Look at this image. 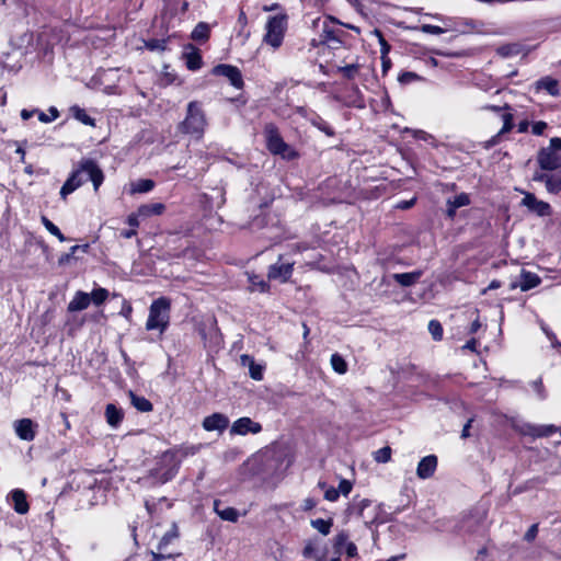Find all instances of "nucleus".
Listing matches in <instances>:
<instances>
[{
	"mask_svg": "<svg viewBox=\"0 0 561 561\" xmlns=\"http://www.w3.org/2000/svg\"><path fill=\"white\" fill-rule=\"evenodd\" d=\"M202 426L207 432L217 431L219 433H222L229 426V417L224 413L215 412L204 417Z\"/></svg>",
	"mask_w": 561,
	"mask_h": 561,
	"instance_id": "obj_14",
	"label": "nucleus"
},
{
	"mask_svg": "<svg viewBox=\"0 0 561 561\" xmlns=\"http://www.w3.org/2000/svg\"><path fill=\"white\" fill-rule=\"evenodd\" d=\"M48 113H49V115L42 111H38L37 112L38 119L42 123H50V122L55 121L56 118H58V116H59V111L55 106H50L48 108Z\"/></svg>",
	"mask_w": 561,
	"mask_h": 561,
	"instance_id": "obj_47",
	"label": "nucleus"
},
{
	"mask_svg": "<svg viewBox=\"0 0 561 561\" xmlns=\"http://www.w3.org/2000/svg\"><path fill=\"white\" fill-rule=\"evenodd\" d=\"M546 188L550 194L560 193L561 192V176H558L557 174L552 173L549 178Z\"/></svg>",
	"mask_w": 561,
	"mask_h": 561,
	"instance_id": "obj_45",
	"label": "nucleus"
},
{
	"mask_svg": "<svg viewBox=\"0 0 561 561\" xmlns=\"http://www.w3.org/2000/svg\"><path fill=\"white\" fill-rule=\"evenodd\" d=\"M70 113L73 118L82 123L83 125L94 127L95 119L87 114L85 110L80 107L79 105H72L70 107Z\"/></svg>",
	"mask_w": 561,
	"mask_h": 561,
	"instance_id": "obj_28",
	"label": "nucleus"
},
{
	"mask_svg": "<svg viewBox=\"0 0 561 561\" xmlns=\"http://www.w3.org/2000/svg\"><path fill=\"white\" fill-rule=\"evenodd\" d=\"M537 534H538V525L534 524L528 528L524 538L526 541H531L536 538Z\"/></svg>",
	"mask_w": 561,
	"mask_h": 561,
	"instance_id": "obj_64",
	"label": "nucleus"
},
{
	"mask_svg": "<svg viewBox=\"0 0 561 561\" xmlns=\"http://www.w3.org/2000/svg\"><path fill=\"white\" fill-rule=\"evenodd\" d=\"M10 495L13 503V510L20 515L26 514L30 510L26 493L21 489H15L11 491Z\"/></svg>",
	"mask_w": 561,
	"mask_h": 561,
	"instance_id": "obj_20",
	"label": "nucleus"
},
{
	"mask_svg": "<svg viewBox=\"0 0 561 561\" xmlns=\"http://www.w3.org/2000/svg\"><path fill=\"white\" fill-rule=\"evenodd\" d=\"M352 488H353V484H352V482H351L350 480L342 479V480L340 481V484H339V489H337V490L340 491V493H341V494H343V495H345V496H346V495H348V494H350V492L352 491Z\"/></svg>",
	"mask_w": 561,
	"mask_h": 561,
	"instance_id": "obj_58",
	"label": "nucleus"
},
{
	"mask_svg": "<svg viewBox=\"0 0 561 561\" xmlns=\"http://www.w3.org/2000/svg\"><path fill=\"white\" fill-rule=\"evenodd\" d=\"M537 162L542 171L552 172L561 165V154L551 152L550 149L541 148L537 153Z\"/></svg>",
	"mask_w": 561,
	"mask_h": 561,
	"instance_id": "obj_11",
	"label": "nucleus"
},
{
	"mask_svg": "<svg viewBox=\"0 0 561 561\" xmlns=\"http://www.w3.org/2000/svg\"><path fill=\"white\" fill-rule=\"evenodd\" d=\"M541 329L545 332V334L547 335V337L550 340L552 347H554V348L561 347V343L558 341L557 335L551 330H549L545 325H542Z\"/></svg>",
	"mask_w": 561,
	"mask_h": 561,
	"instance_id": "obj_57",
	"label": "nucleus"
},
{
	"mask_svg": "<svg viewBox=\"0 0 561 561\" xmlns=\"http://www.w3.org/2000/svg\"><path fill=\"white\" fill-rule=\"evenodd\" d=\"M311 526L317 529L320 534L323 536H327L331 531V527L333 525V519H323V518H317L311 520Z\"/></svg>",
	"mask_w": 561,
	"mask_h": 561,
	"instance_id": "obj_33",
	"label": "nucleus"
},
{
	"mask_svg": "<svg viewBox=\"0 0 561 561\" xmlns=\"http://www.w3.org/2000/svg\"><path fill=\"white\" fill-rule=\"evenodd\" d=\"M310 123L329 137H333L335 135L334 128L327 121H324L320 115H318L316 113L312 114V117L310 118Z\"/></svg>",
	"mask_w": 561,
	"mask_h": 561,
	"instance_id": "obj_29",
	"label": "nucleus"
},
{
	"mask_svg": "<svg viewBox=\"0 0 561 561\" xmlns=\"http://www.w3.org/2000/svg\"><path fill=\"white\" fill-rule=\"evenodd\" d=\"M359 68V64L355 62L346 66H340L337 67V71L341 72L345 79L353 80L357 76Z\"/></svg>",
	"mask_w": 561,
	"mask_h": 561,
	"instance_id": "obj_38",
	"label": "nucleus"
},
{
	"mask_svg": "<svg viewBox=\"0 0 561 561\" xmlns=\"http://www.w3.org/2000/svg\"><path fill=\"white\" fill-rule=\"evenodd\" d=\"M211 75L226 77L236 89H242L244 81L240 69L228 64H218L211 69Z\"/></svg>",
	"mask_w": 561,
	"mask_h": 561,
	"instance_id": "obj_7",
	"label": "nucleus"
},
{
	"mask_svg": "<svg viewBox=\"0 0 561 561\" xmlns=\"http://www.w3.org/2000/svg\"><path fill=\"white\" fill-rule=\"evenodd\" d=\"M531 387L537 392L539 399H541V400L546 399L547 393H546V390H545V387H543L541 378H538V379L534 380L531 382Z\"/></svg>",
	"mask_w": 561,
	"mask_h": 561,
	"instance_id": "obj_51",
	"label": "nucleus"
},
{
	"mask_svg": "<svg viewBox=\"0 0 561 561\" xmlns=\"http://www.w3.org/2000/svg\"><path fill=\"white\" fill-rule=\"evenodd\" d=\"M169 38H149L145 41V47L150 51H164Z\"/></svg>",
	"mask_w": 561,
	"mask_h": 561,
	"instance_id": "obj_35",
	"label": "nucleus"
},
{
	"mask_svg": "<svg viewBox=\"0 0 561 561\" xmlns=\"http://www.w3.org/2000/svg\"><path fill=\"white\" fill-rule=\"evenodd\" d=\"M221 501H214V510L216 514L222 519L227 522L236 523L239 518V512L234 507L226 506L220 508Z\"/></svg>",
	"mask_w": 561,
	"mask_h": 561,
	"instance_id": "obj_24",
	"label": "nucleus"
},
{
	"mask_svg": "<svg viewBox=\"0 0 561 561\" xmlns=\"http://www.w3.org/2000/svg\"><path fill=\"white\" fill-rule=\"evenodd\" d=\"M409 503L410 501H408L403 505H398L397 507H394L392 513L386 512L383 508V504H378L374 507L371 518L367 520L366 508L371 506V501L368 499H364L358 503L357 516L360 517L367 526L386 524L393 520L392 514L401 513L408 507Z\"/></svg>",
	"mask_w": 561,
	"mask_h": 561,
	"instance_id": "obj_5",
	"label": "nucleus"
},
{
	"mask_svg": "<svg viewBox=\"0 0 561 561\" xmlns=\"http://www.w3.org/2000/svg\"><path fill=\"white\" fill-rule=\"evenodd\" d=\"M79 251L78 245H72L68 253H64L58 259V265L65 266L70 263L71 260H76L75 254Z\"/></svg>",
	"mask_w": 561,
	"mask_h": 561,
	"instance_id": "obj_48",
	"label": "nucleus"
},
{
	"mask_svg": "<svg viewBox=\"0 0 561 561\" xmlns=\"http://www.w3.org/2000/svg\"><path fill=\"white\" fill-rule=\"evenodd\" d=\"M182 58L185 61L186 68L191 71H196L203 66V57L201 50L193 44L185 45Z\"/></svg>",
	"mask_w": 561,
	"mask_h": 561,
	"instance_id": "obj_15",
	"label": "nucleus"
},
{
	"mask_svg": "<svg viewBox=\"0 0 561 561\" xmlns=\"http://www.w3.org/2000/svg\"><path fill=\"white\" fill-rule=\"evenodd\" d=\"M171 300L167 297L154 299L149 307V316L146 322L148 331L158 330L165 332L170 323Z\"/></svg>",
	"mask_w": 561,
	"mask_h": 561,
	"instance_id": "obj_3",
	"label": "nucleus"
},
{
	"mask_svg": "<svg viewBox=\"0 0 561 561\" xmlns=\"http://www.w3.org/2000/svg\"><path fill=\"white\" fill-rule=\"evenodd\" d=\"M288 26V15L286 13H278L276 15L268 16L265 28L266 33L263 37V42L273 48L282 46L285 33Z\"/></svg>",
	"mask_w": 561,
	"mask_h": 561,
	"instance_id": "obj_6",
	"label": "nucleus"
},
{
	"mask_svg": "<svg viewBox=\"0 0 561 561\" xmlns=\"http://www.w3.org/2000/svg\"><path fill=\"white\" fill-rule=\"evenodd\" d=\"M263 133L265 136L266 148L272 154L282 156L284 159L289 161L298 157V152L284 141L278 127L274 123L266 124Z\"/></svg>",
	"mask_w": 561,
	"mask_h": 561,
	"instance_id": "obj_4",
	"label": "nucleus"
},
{
	"mask_svg": "<svg viewBox=\"0 0 561 561\" xmlns=\"http://www.w3.org/2000/svg\"><path fill=\"white\" fill-rule=\"evenodd\" d=\"M41 221L43 224V226L55 237L58 238V240L60 242H64L67 240V238L65 237V234L60 231V229L53 222L50 221L46 216H42L41 218Z\"/></svg>",
	"mask_w": 561,
	"mask_h": 561,
	"instance_id": "obj_37",
	"label": "nucleus"
},
{
	"mask_svg": "<svg viewBox=\"0 0 561 561\" xmlns=\"http://www.w3.org/2000/svg\"><path fill=\"white\" fill-rule=\"evenodd\" d=\"M131 405L139 412L146 413L153 410V404L145 397L136 394L133 390L128 391Z\"/></svg>",
	"mask_w": 561,
	"mask_h": 561,
	"instance_id": "obj_26",
	"label": "nucleus"
},
{
	"mask_svg": "<svg viewBox=\"0 0 561 561\" xmlns=\"http://www.w3.org/2000/svg\"><path fill=\"white\" fill-rule=\"evenodd\" d=\"M550 175L551 174L546 173V172H538V171H536L534 173V175H533V180L535 182L545 183V185L547 186Z\"/></svg>",
	"mask_w": 561,
	"mask_h": 561,
	"instance_id": "obj_62",
	"label": "nucleus"
},
{
	"mask_svg": "<svg viewBox=\"0 0 561 561\" xmlns=\"http://www.w3.org/2000/svg\"><path fill=\"white\" fill-rule=\"evenodd\" d=\"M423 275L421 270L409 273H396L392 278L402 287L413 286Z\"/></svg>",
	"mask_w": 561,
	"mask_h": 561,
	"instance_id": "obj_23",
	"label": "nucleus"
},
{
	"mask_svg": "<svg viewBox=\"0 0 561 561\" xmlns=\"http://www.w3.org/2000/svg\"><path fill=\"white\" fill-rule=\"evenodd\" d=\"M373 34L378 38L380 45V54L388 55L391 50V45L386 41L382 32L379 28H375Z\"/></svg>",
	"mask_w": 561,
	"mask_h": 561,
	"instance_id": "obj_46",
	"label": "nucleus"
},
{
	"mask_svg": "<svg viewBox=\"0 0 561 561\" xmlns=\"http://www.w3.org/2000/svg\"><path fill=\"white\" fill-rule=\"evenodd\" d=\"M546 149H550L551 152H557L561 150V138L553 137L550 139L549 147H546Z\"/></svg>",
	"mask_w": 561,
	"mask_h": 561,
	"instance_id": "obj_63",
	"label": "nucleus"
},
{
	"mask_svg": "<svg viewBox=\"0 0 561 561\" xmlns=\"http://www.w3.org/2000/svg\"><path fill=\"white\" fill-rule=\"evenodd\" d=\"M331 24L332 23H330L328 19L323 22L322 32L320 33L321 43H336L339 45H343L344 37L347 35V33L341 28L334 27Z\"/></svg>",
	"mask_w": 561,
	"mask_h": 561,
	"instance_id": "obj_12",
	"label": "nucleus"
},
{
	"mask_svg": "<svg viewBox=\"0 0 561 561\" xmlns=\"http://www.w3.org/2000/svg\"><path fill=\"white\" fill-rule=\"evenodd\" d=\"M420 30L423 32V33H426V34H434V35H439V34H443L445 32V30L440 26H437V25H432V24H423Z\"/></svg>",
	"mask_w": 561,
	"mask_h": 561,
	"instance_id": "obj_53",
	"label": "nucleus"
},
{
	"mask_svg": "<svg viewBox=\"0 0 561 561\" xmlns=\"http://www.w3.org/2000/svg\"><path fill=\"white\" fill-rule=\"evenodd\" d=\"M262 431V425L259 422L253 421L248 416L240 417L236 420L231 427V435H248V434H257Z\"/></svg>",
	"mask_w": 561,
	"mask_h": 561,
	"instance_id": "obj_10",
	"label": "nucleus"
},
{
	"mask_svg": "<svg viewBox=\"0 0 561 561\" xmlns=\"http://www.w3.org/2000/svg\"><path fill=\"white\" fill-rule=\"evenodd\" d=\"M249 283L251 290L259 289L261 293H266L270 290L268 283L264 280L260 275L249 274Z\"/></svg>",
	"mask_w": 561,
	"mask_h": 561,
	"instance_id": "obj_32",
	"label": "nucleus"
},
{
	"mask_svg": "<svg viewBox=\"0 0 561 561\" xmlns=\"http://www.w3.org/2000/svg\"><path fill=\"white\" fill-rule=\"evenodd\" d=\"M540 283H541V278L537 274L531 273L526 270H522L520 282L519 283L513 282L511 284V289H515V288L519 287L522 291H528V290L537 287Z\"/></svg>",
	"mask_w": 561,
	"mask_h": 561,
	"instance_id": "obj_18",
	"label": "nucleus"
},
{
	"mask_svg": "<svg viewBox=\"0 0 561 561\" xmlns=\"http://www.w3.org/2000/svg\"><path fill=\"white\" fill-rule=\"evenodd\" d=\"M497 53L503 57H508L518 53L517 45H503L497 49Z\"/></svg>",
	"mask_w": 561,
	"mask_h": 561,
	"instance_id": "obj_52",
	"label": "nucleus"
},
{
	"mask_svg": "<svg viewBox=\"0 0 561 561\" xmlns=\"http://www.w3.org/2000/svg\"><path fill=\"white\" fill-rule=\"evenodd\" d=\"M520 205L527 207V209L536 214L539 217H548L552 215V207L549 203L540 201L533 193H525Z\"/></svg>",
	"mask_w": 561,
	"mask_h": 561,
	"instance_id": "obj_8",
	"label": "nucleus"
},
{
	"mask_svg": "<svg viewBox=\"0 0 561 561\" xmlns=\"http://www.w3.org/2000/svg\"><path fill=\"white\" fill-rule=\"evenodd\" d=\"M241 362L243 365H249V375L254 380H262L263 379V373L264 367L253 359L250 355H242Z\"/></svg>",
	"mask_w": 561,
	"mask_h": 561,
	"instance_id": "obj_25",
	"label": "nucleus"
},
{
	"mask_svg": "<svg viewBox=\"0 0 561 561\" xmlns=\"http://www.w3.org/2000/svg\"><path fill=\"white\" fill-rule=\"evenodd\" d=\"M90 305V295L88 293L78 290L71 301L68 304L67 310L69 312H76L84 310Z\"/></svg>",
	"mask_w": 561,
	"mask_h": 561,
	"instance_id": "obj_21",
	"label": "nucleus"
},
{
	"mask_svg": "<svg viewBox=\"0 0 561 561\" xmlns=\"http://www.w3.org/2000/svg\"><path fill=\"white\" fill-rule=\"evenodd\" d=\"M90 295V302L92 301L94 305L100 306L104 304V301L108 297V291L105 288L99 287L94 288Z\"/></svg>",
	"mask_w": 561,
	"mask_h": 561,
	"instance_id": "obj_39",
	"label": "nucleus"
},
{
	"mask_svg": "<svg viewBox=\"0 0 561 561\" xmlns=\"http://www.w3.org/2000/svg\"><path fill=\"white\" fill-rule=\"evenodd\" d=\"M165 209V206L161 203L145 204L138 207V215L142 217H149L152 215H161Z\"/></svg>",
	"mask_w": 561,
	"mask_h": 561,
	"instance_id": "obj_30",
	"label": "nucleus"
},
{
	"mask_svg": "<svg viewBox=\"0 0 561 561\" xmlns=\"http://www.w3.org/2000/svg\"><path fill=\"white\" fill-rule=\"evenodd\" d=\"M331 366L337 374H345L347 371V363L339 353L332 354Z\"/></svg>",
	"mask_w": 561,
	"mask_h": 561,
	"instance_id": "obj_36",
	"label": "nucleus"
},
{
	"mask_svg": "<svg viewBox=\"0 0 561 561\" xmlns=\"http://www.w3.org/2000/svg\"><path fill=\"white\" fill-rule=\"evenodd\" d=\"M424 78L412 71H403L398 76V81L400 84H409L414 81H423Z\"/></svg>",
	"mask_w": 561,
	"mask_h": 561,
	"instance_id": "obj_43",
	"label": "nucleus"
},
{
	"mask_svg": "<svg viewBox=\"0 0 561 561\" xmlns=\"http://www.w3.org/2000/svg\"><path fill=\"white\" fill-rule=\"evenodd\" d=\"M536 432H537V425H533V424H529V423L524 424L519 428V433L522 435L531 436L534 438H536Z\"/></svg>",
	"mask_w": 561,
	"mask_h": 561,
	"instance_id": "obj_55",
	"label": "nucleus"
},
{
	"mask_svg": "<svg viewBox=\"0 0 561 561\" xmlns=\"http://www.w3.org/2000/svg\"><path fill=\"white\" fill-rule=\"evenodd\" d=\"M340 491L333 486L329 488L324 492V499L330 502H334L339 499Z\"/></svg>",
	"mask_w": 561,
	"mask_h": 561,
	"instance_id": "obj_60",
	"label": "nucleus"
},
{
	"mask_svg": "<svg viewBox=\"0 0 561 561\" xmlns=\"http://www.w3.org/2000/svg\"><path fill=\"white\" fill-rule=\"evenodd\" d=\"M348 534L345 530L340 531L335 537L333 541V548L335 553L341 554L343 551V548L346 547L348 543Z\"/></svg>",
	"mask_w": 561,
	"mask_h": 561,
	"instance_id": "obj_40",
	"label": "nucleus"
},
{
	"mask_svg": "<svg viewBox=\"0 0 561 561\" xmlns=\"http://www.w3.org/2000/svg\"><path fill=\"white\" fill-rule=\"evenodd\" d=\"M438 459L435 455H428L423 457L416 468V476L420 479H428L431 478L437 468Z\"/></svg>",
	"mask_w": 561,
	"mask_h": 561,
	"instance_id": "obj_16",
	"label": "nucleus"
},
{
	"mask_svg": "<svg viewBox=\"0 0 561 561\" xmlns=\"http://www.w3.org/2000/svg\"><path fill=\"white\" fill-rule=\"evenodd\" d=\"M104 178L103 170L94 159L82 158L61 186L59 192L60 198L66 201L68 195L82 186L87 181H91L94 191L98 192L104 182Z\"/></svg>",
	"mask_w": 561,
	"mask_h": 561,
	"instance_id": "obj_1",
	"label": "nucleus"
},
{
	"mask_svg": "<svg viewBox=\"0 0 561 561\" xmlns=\"http://www.w3.org/2000/svg\"><path fill=\"white\" fill-rule=\"evenodd\" d=\"M470 196L467 193H460L454 197H450L446 202L445 215L449 219H454L456 217V211L458 208L470 205Z\"/></svg>",
	"mask_w": 561,
	"mask_h": 561,
	"instance_id": "obj_17",
	"label": "nucleus"
},
{
	"mask_svg": "<svg viewBox=\"0 0 561 561\" xmlns=\"http://www.w3.org/2000/svg\"><path fill=\"white\" fill-rule=\"evenodd\" d=\"M428 332L431 333L434 341H440L443 339V327L438 320H431L428 322Z\"/></svg>",
	"mask_w": 561,
	"mask_h": 561,
	"instance_id": "obj_41",
	"label": "nucleus"
},
{
	"mask_svg": "<svg viewBox=\"0 0 561 561\" xmlns=\"http://www.w3.org/2000/svg\"><path fill=\"white\" fill-rule=\"evenodd\" d=\"M381 71L382 75L386 76L387 72L391 69L392 62L388 55H381Z\"/></svg>",
	"mask_w": 561,
	"mask_h": 561,
	"instance_id": "obj_61",
	"label": "nucleus"
},
{
	"mask_svg": "<svg viewBox=\"0 0 561 561\" xmlns=\"http://www.w3.org/2000/svg\"><path fill=\"white\" fill-rule=\"evenodd\" d=\"M179 535L180 534H179L178 525L175 523H173L171 529L168 530L160 539V541L158 543V550L162 551L171 542V540L174 538H178Z\"/></svg>",
	"mask_w": 561,
	"mask_h": 561,
	"instance_id": "obj_34",
	"label": "nucleus"
},
{
	"mask_svg": "<svg viewBox=\"0 0 561 561\" xmlns=\"http://www.w3.org/2000/svg\"><path fill=\"white\" fill-rule=\"evenodd\" d=\"M294 262H283V255L278 256V261L270 265L267 278L286 283L293 275Z\"/></svg>",
	"mask_w": 561,
	"mask_h": 561,
	"instance_id": "obj_9",
	"label": "nucleus"
},
{
	"mask_svg": "<svg viewBox=\"0 0 561 561\" xmlns=\"http://www.w3.org/2000/svg\"><path fill=\"white\" fill-rule=\"evenodd\" d=\"M392 450L389 446H385L374 453V459L379 463H386L391 459Z\"/></svg>",
	"mask_w": 561,
	"mask_h": 561,
	"instance_id": "obj_44",
	"label": "nucleus"
},
{
	"mask_svg": "<svg viewBox=\"0 0 561 561\" xmlns=\"http://www.w3.org/2000/svg\"><path fill=\"white\" fill-rule=\"evenodd\" d=\"M556 425H537L536 438L537 437H549L558 432Z\"/></svg>",
	"mask_w": 561,
	"mask_h": 561,
	"instance_id": "obj_49",
	"label": "nucleus"
},
{
	"mask_svg": "<svg viewBox=\"0 0 561 561\" xmlns=\"http://www.w3.org/2000/svg\"><path fill=\"white\" fill-rule=\"evenodd\" d=\"M535 91L546 90L551 96L560 95L559 81L552 77L546 76L534 83Z\"/></svg>",
	"mask_w": 561,
	"mask_h": 561,
	"instance_id": "obj_19",
	"label": "nucleus"
},
{
	"mask_svg": "<svg viewBox=\"0 0 561 561\" xmlns=\"http://www.w3.org/2000/svg\"><path fill=\"white\" fill-rule=\"evenodd\" d=\"M206 124V116L202 108V104L197 101H191L187 104L186 116L178 125V130L182 134L199 138L204 134Z\"/></svg>",
	"mask_w": 561,
	"mask_h": 561,
	"instance_id": "obj_2",
	"label": "nucleus"
},
{
	"mask_svg": "<svg viewBox=\"0 0 561 561\" xmlns=\"http://www.w3.org/2000/svg\"><path fill=\"white\" fill-rule=\"evenodd\" d=\"M105 419L110 426L116 428L123 422L124 411L115 404L108 403L105 408Z\"/></svg>",
	"mask_w": 561,
	"mask_h": 561,
	"instance_id": "obj_22",
	"label": "nucleus"
},
{
	"mask_svg": "<svg viewBox=\"0 0 561 561\" xmlns=\"http://www.w3.org/2000/svg\"><path fill=\"white\" fill-rule=\"evenodd\" d=\"M156 183L151 179H139L131 183L130 192L135 193H148L154 187Z\"/></svg>",
	"mask_w": 561,
	"mask_h": 561,
	"instance_id": "obj_31",
	"label": "nucleus"
},
{
	"mask_svg": "<svg viewBox=\"0 0 561 561\" xmlns=\"http://www.w3.org/2000/svg\"><path fill=\"white\" fill-rule=\"evenodd\" d=\"M502 119H503V126L501 128V130L499 131L500 134H506L508 131H511L514 127V117H513V114L511 113H504L502 115Z\"/></svg>",
	"mask_w": 561,
	"mask_h": 561,
	"instance_id": "obj_50",
	"label": "nucleus"
},
{
	"mask_svg": "<svg viewBox=\"0 0 561 561\" xmlns=\"http://www.w3.org/2000/svg\"><path fill=\"white\" fill-rule=\"evenodd\" d=\"M210 27L206 22H199L196 24L191 33V38L195 42L204 43L209 38Z\"/></svg>",
	"mask_w": 561,
	"mask_h": 561,
	"instance_id": "obj_27",
	"label": "nucleus"
},
{
	"mask_svg": "<svg viewBox=\"0 0 561 561\" xmlns=\"http://www.w3.org/2000/svg\"><path fill=\"white\" fill-rule=\"evenodd\" d=\"M353 93L356 95V100L353 101V105L359 108L365 107L363 95L357 85H353Z\"/></svg>",
	"mask_w": 561,
	"mask_h": 561,
	"instance_id": "obj_59",
	"label": "nucleus"
},
{
	"mask_svg": "<svg viewBox=\"0 0 561 561\" xmlns=\"http://www.w3.org/2000/svg\"><path fill=\"white\" fill-rule=\"evenodd\" d=\"M416 197H412L411 199H404V201H400L396 204L394 208L397 209H401V210H407V209H410L412 208L415 203H416Z\"/></svg>",
	"mask_w": 561,
	"mask_h": 561,
	"instance_id": "obj_56",
	"label": "nucleus"
},
{
	"mask_svg": "<svg viewBox=\"0 0 561 561\" xmlns=\"http://www.w3.org/2000/svg\"><path fill=\"white\" fill-rule=\"evenodd\" d=\"M16 436L25 442L34 440L38 425L31 419H21L14 422Z\"/></svg>",
	"mask_w": 561,
	"mask_h": 561,
	"instance_id": "obj_13",
	"label": "nucleus"
},
{
	"mask_svg": "<svg viewBox=\"0 0 561 561\" xmlns=\"http://www.w3.org/2000/svg\"><path fill=\"white\" fill-rule=\"evenodd\" d=\"M174 477V473L172 470H167L164 472H160L158 469H152L149 472L148 478H153L158 480V483L163 484L168 481H170Z\"/></svg>",
	"mask_w": 561,
	"mask_h": 561,
	"instance_id": "obj_42",
	"label": "nucleus"
},
{
	"mask_svg": "<svg viewBox=\"0 0 561 561\" xmlns=\"http://www.w3.org/2000/svg\"><path fill=\"white\" fill-rule=\"evenodd\" d=\"M548 128V124L543 121H538L533 124L531 131L536 136L543 135L545 130Z\"/></svg>",
	"mask_w": 561,
	"mask_h": 561,
	"instance_id": "obj_54",
	"label": "nucleus"
}]
</instances>
